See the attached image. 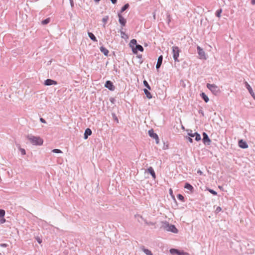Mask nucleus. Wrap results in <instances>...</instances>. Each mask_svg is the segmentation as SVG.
Returning <instances> with one entry per match:
<instances>
[{"instance_id":"9","label":"nucleus","mask_w":255,"mask_h":255,"mask_svg":"<svg viewBox=\"0 0 255 255\" xmlns=\"http://www.w3.org/2000/svg\"><path fill=\"white\" fill-rule=\"evenodd\" d=\"M105 86L111 91H114L115 89V87L113 85V82H111V81H107L105 83Z\"/></svg>"},{"instance_id":"47","label":"nucleus","mask_w":255,"mask_h":255,"mask_svg":"<svg viewBox=\"0 0 255 255\" xmlns=\"http://www.w3.org/2000/svg\"><path fill=\"white\" fill-rule=\"evenodd\" d=\"M111 0V1H112V2L113 3H114V4L116 3H117V0Z\"/></svg>"},{"instance_id":"42","label":"nucleus","mask_w":255,"mask_h":255,"mask_svg":"<svg viewBox=\"0 0 255 255\" xmlns=\"http://www.w3.org/2000/svg\"><path fill=\"white\" fill-rule=\"evenodd\" d=\"M36 239L38 243L40 244L42 242V240L40 239V238L37 237Z\"/></svg>"},{"instance_id":"31","label":"nucleus","mask_w":255,"mask_h":255,"mask_svg":"<svg viewBox=\"0 0 255 255\" xmlns=\"http://www.w3.org/2000/svg\"><path fill=\"white\" fill-rule=\"evenodd\" d=\"M222 10L221 8L218 9V10H217V11L216 12V15L217 16V17H220L221 16V13H222Z\"/></svg>"},{"instance_id":"13","label":"nucleus","mask_w":255,"mask_h":255,"mask_svg":"<svg viewBox=\"0 0 255 255\" xmlns=\"http://www.w3.org/2000/svg\"><path fill=\"white\" fill-rule=\"evenodd\" d=\"M57 82L53 80L48 79L44 81V85L46 86H50L52 85H57Z\"/></svg>"},{"instance_id":"24","label":"nucleus","mask_w":255,"mask_h":255,"mask_svg":"<svg viewBox=\"0 0 255 255\" xmlns=\"http://www.w3.org/2000/svg\"><path fill=\"white\" fill-rule=\"evenodd\" d=\"M129 7V5L128 4V3H127L126 4H125L122 8L121 10V12L122 13L124 11H125L126 10H127V9H128Z\"/></svg>"},{"instance_id":"44","label":"nucleus","mask_w":255,"mask_h":255,"mask_svg":"<svg viewBox=\"0 0 255 255\" xmlns=\"http://www.w3.org/2000/svg\"><path fill=\"white\" fill-rule=\"evenodd\" d=\"M40 122H41V123H44V124H45V123H46V121H45V120L44 119L42 118H41L40 119Z\"/></svg>"},{"instance_id":"1","label":"nucleus","mask_w":255,"mask_h":255,"mask_svg":"<svg viewBox=\"0 0 255 255\" xmlns=\"http://www.w3.org/2000/svg\"><path fill=\"white\" fill-rule=\"evenodd\" d=\"M26 138L34 145H41L43 143V140L42 138L38 136H34L31 134H28L26 136Z\"/></svg>"},{"instance_id":"28","label":"nucleus","mask_w":255,"mask_h":255,"mask_svg":"<svg viewBox=\"0 0 255 255\" xmlns=\"http://www.w3.org/2000/svg\"><path fill=\"white\" fill-rule=\"evenodd\" d=\"M143 84L145 87H146L148 90H151V87L148 84V82L146 80L143 81Z\"/></svg>"},{"instance_id":"10","label":"nucleus","mask_w":255,"mask_h":255,"mask_svg":"<svg viewBox=\"0 0 255 255\" xmlns=\"http://www.w3.org/2000/svg\"><path fill=\"white\" fill-rule=\"evenodd\" d=\"M238 145L240 147L245 149L248 147V145L246 141H244L243 139H240L238 141Z\"/></svg>"},{"instance_id":"8","label":"nucleus","mask_w":255,"mask_h":255,"mask_svg":"<svg viewBox=\"0 0 255 255\" xmlns=\"http://www.w3.org/2000/svg\"><path fill=\"white\" fill-rule=\"evenodd\" d=\"M245 87L248 90L250 94L251 95V96L253 97V98L255 100V94L254 92L252 87L250 86V85L249 84V83L247 82H245Z\"/></svg>"},{"instance_id":"15","label":"nucleus","mask_w":255,"mask_h":255,"mask_svg":"<svg viewBox=\"0 0 255 255\" xmlns=\"http://www.w3.org/2000/svg\"><path fill=\"white\" fill-rule=\"evenodd\" d=\"M162 61H163V56H162V55H160V56H159V57L158 58L157 62L156 65V67L157 69H158L160 67V66L162 64Z\"/></svg>"},{"instance_id":"22","label":"nucleus","mask_w":255,"mask_h":255,"mask_svg":"<svg viewBox=\"0 0 255 255\" xmlns=\"http://www.w3.org/2000/svg\"><path fill=\"white\" fill-rule=\"evenodd\" d=\"M137 45V41L135 39H133L131 40L130 43H129V46L132 49L133 47H134L135 46Z\"/></svg>"},{"instance_id":"36","label":"nucleus","mask_w":255,"mask_h":255,"mask_svg":"<svg viewBox=\"0 0 255 255\" xmlns=\"http://www.w3.org/2000/svg\"><path fill=\"white\" fill-rule=\"evenodd\" d=\"M208 191L211 193H212V194H213L214 195H217V192L215 191H214L212 189H208Z\"/></svg>"},{"instance_id":"18","label":"nucleus","mask_w":255,"mask_h":255,"mask_svg":"<svg viewBox=\"0 0 255 255\" xmlns=\"http://www.w3.org/2000/svg\"><path fill=\"white\" fill-rule=\"evenodd\" d=\"M148 134L150 137H151L154 139L157 138V136H158L157 134L154 132V131L152 129H151L148 131Z\"/></svg>"},{"instance_id":"49","label":"nucleus","mask_w":255,"mask_h":255,"mask_svg":"<svg viewBox=\"0 0 255 255\" xmlns=\"http://www.w3.org/2000/svg\"><path fill=\"white\" fill-rule=\"evenodd\" d=\"M110 101H111L112 103H114V101H115V99H114V98H111V99H110Z\"/></svg>"},{"instance_id":"40","label":"nucleus","mask_w":255,"mask_h":255,"mask_svg":"<svg viewBox=\"0 0 255 255\" xmlns=\"http://www.w3.org/2000/svg\"><path fill=\"white\" fill-rule=\"evenodd\" d=\"M1 219H0V223L1 224H3L4 223H5V219L3 218V217H1L0 218Z\"/></svg>"},{"instance_id":"21","label":"nucleus","mask_w":255,"mask_h":255,"mask_svg":"<svg viewBox=\"0 0 255 255\" xmlns=\"http://www.w3.org/2000/svg\"><path fill=\"white\" fill-rule=\"evenodd\" d=\"M144 92L145 93V94L146 95V97L149 99H150L152 98V95L148 91V89H144Z\"/></svg>"},{"instance_id":"11","label":"nucleus","mask_w":255,"mask_h":255,"mask_svg":"<svg viewBox=\"0 0 255 255\" xmlns=\"http://www.w3.org/2000/svg\"><path fill=\"white\" fill-rule=\"evenodd\" d=\"M143 48L141 45L137 44L134 47L132 48V50L133 53L136 54L137 53V51H143Z\"/></svg>"},{"instance_id":"17","label":"nucleus","mask_w":255,"mask_h":255,"mask_svg":"<svg viewBox=\"0 0 255 255\" xmlns=\"http://www.w3.org/2000/svg\"><path fill=\"white\" fill-rule=\"evenodd\" d=\"M92 130L89 128H87L85 131L84 133V138L85 139H87L88 136L92 134Z\"/></svg>"},{"instance_id":"37","label":"nucleus","mask_w":255,"mask_h":255,"mask_svg":"<svg viewBox=\"0 0 255 255\" xmlns=\"http://www.w3.org/2000/svg\"><path fill=\"white\" fill-rule=\"evenodd\" d=\"M121 34L122 35V37L124 38V36H126L127 37H128V36L126 35L125 32H124L123 31H121Z\"/></svg>"},{"instance_id":"16","label":"nucleus","mask_w":255,"mask_h":255,"mask_svg":"<svg viewBox=\"0 0 255 255\" xmlns=\"http://www.w3.org/2000/svg\"><path fill=\"white\" fill-rule=\"evenodd\" d=\"M184 188L187 190H189L190 193H193L194 191L193 187L188 183H185Z\"/></svg>"},{"instance_id":"4","label":"nucleus","mask_w":255,"mask_h":255,"mask_svg":"<svg viewBox=\"0 0 255 255\" xmlns=\"http://www.w3.org/2000/svg\"><path fill=\"white\" fill-rule=\"evenodd\" d=\"M188 135L191 137H195V140L197 141H200L201 139L200 135L197 132L193 133L192 130L188 131Z\"/></svg>"},{"instance_id":"6","label":"nucleus","mask_w":255,"mask_h":255,"mask_svg":"<svg viewBox=\"0 0 255 255\" xmlns=\"http://www.w3.org/2000/svg\"><path fill=\"white\" fill-rule=\"evenodd\" d=\"M198 54L200 56V59H206V55L204 51L199 46L197 47Z\"/></svg>"},{"instance_id":"48","label":"nucleus","mask_w":255,"mask_h":255,"mask_svg":"<svg viewBox=\"0 0 255 255\" xmlns=\"http://www.w3.org/2000/svg\"><path fill=\"white\" fill-rule=\"evenodd\" d=\"M70 3H71V6L73 7L74 6V2L72 0H70Z\"/></svg>"},{"instance_id":"5","label":"nucleus","mask_w":255,"mask_h":255,"mask_svg":"<svg viewBox=\"0 0 255 255\" xmlns=\"http://www.w3.org/2000/svg\"><path fill=\"white\" fill-rule=\"evenodd\" d=\"M207 87L214 94H217L218 92L219 88L215 84H207Z\"/></svg>"},{"instance_id":"3","label":"nucleus","mask_w":255,"mask_h":255,"mask_svg":"<svg viewBox=\"0 0 255 255\" xmlns=\"http://www.w3.org/2000/svg\"><path fill=\"white\" fill-rule=\"evenodd\" d=\"M181 50L178 46H174L172 47V53L175 62H179L178 58L179 57V54Z\"/></svg>"},{"instance_id":"25","label":"nucleus","mask_w":255,"mask_h":255,"mask_svg":"<svg viewBox=\"0 0 255 255\" xmlns=\"http://www.w3.org/2000/svg\"><path fill=\"white\" fill-rule=\"evenodd\" d=\"M179 250H177V249H171L170 250V253L171 254H178V253H179Z\"/></svg>"},{"instance_id":"33","label":"nucleus","mask_w":255,"mask_h":255,"mask_svg":"<svg viewBox=\"0 0 255 255\" xmlns=\"http://www.w3.org/2000/svg\"><path fill=\"white\" fill-rule=\"evenodd\" d=\"M52 152H54V153H62V151L61 150L58 149H54L52 150Z\"/></svg>"},{"instance_id":"14","label":"nucleus","mask_w":255,"mask_h":255,"mask_svg":"<svg viewBox=\"0 0 255 255\" xmlns=\"http://www.w3.org/2000/svg\"><path fill=\"white\" fill-rule=\"evenodd\" d=\"M146 172L150 173L152 176V177L153 179H155L156 178V174L155 173L152 167H149L147 170Z\"/></svg>"},{"instance_id":"27","label":"nucleus","mask_w":255,"mask_h":255,"mask_svg":"<svg viewBox=\"0 0 255 255\" xmlns=\"http://www.w3.org/2000/svg\"><path fill=\"white\" fill-rule=\"evenodd\" d=\"M50 21V18H47L43 20H42V23L43 24V25H46L48 23H49Z\"/></svg>"},{"instance_id":"46","label":"nucleus","mask_w":255,"mask_h":255,"mask_svg":"<svg viewBox=\"0 0 255 255\" xmlns=\"http://www.w3.org/2000/svg\"><path fill=\"white\" fill-rule=\"evenodd\" d=\"M107 19H108V18H106V17H104L103 18V21L104 22V23H106L107 21Z\"/></svg>"},{"instance_id":"51","label":"nucleus","mask_w":255,"mask_h":255,"mask_svg":"<svg viewBox=\"0 0 255 255\" xmlns=\"http://www.w3.org/2000/svg\"><path fill=\"white\" fill-rule=\"evenodd\" d=\"M101 0H94V1L95 2H96V3H98Z\"/></svg>"},{"instance_id":"19","label":"nucleus","mask_w":255,"mask_h":255,"mask_svg":"<svg viewBox=\"0 0 255 255\" xmlns=\"http://www.w3.org/2000/svg\"><path fill=\"white\" fill-rule=\"evenodd\" d=\"M100 51L104 54L105 55L108 56L109 54V50L103 46H101L100 48Z\"/></svg>"},{"instance_id":"35","label":"nucleus","mask_w":255,"mask_h":255,"mask_svg":"<svg viewBox=\"0 0 255 255\" xmlns=\"http://www.w3.org/2000/svg\"><path fill=\"white\" fill-rule=\"evenodd\" d=\"M19 149L20 151L21 154L25 155L26 154V152L24 149L19 147Z\"/></svg>"},{"instance_id":"30","label":"nucleus","mask_w":255,"mask_h":255,"mask_svg":"<svg viewBox=\"0 0 255 255\" xmlns=\"http://www.w3.org/2000/svg\"><path fill=\"white\" fill-rule=\"evenodd\" d=\"M184 138L186 140H188L190 143H192L193 142V139L190 136H184Z\"/></svg>"},{"instance_id":"20","label":"nucleus","mask_w":255,"mask_h":255,"mask_svg":"<svg viewBox=\"0 0 255 255\" xmlns=\"http://www.w3.org/2000/svg\"><path fill=\"white\" fill-rule=\"evenodd\" d=\"M88 34L91 40L94 42H97V39L93 33L88 32Z\"/></svg>"},{"instance_id":"32","label":"nucleus","mask_w":255,"mask_h":255,"mask_svg":"<svg viewBox=\"0 0 255 255\" xmlns=\"http://www.w3.org/2000/svg\"><path fill=\"white\" fill-rule=\"evenodd\" d=\"M5 211L2 209H0V218L4 217L5 215Z\"/></svg>"},{"instance_id":"34","label":"nucleus","mask_w":255,"mask_h":255,"mask_svg":"<svg viewBox=\"0 0 255 255\" xmlns=\"http://www.w3.org/2000/svg\"><path fill=\"white\" fill-rule=\"evenodd\" d=\"M178 255H189V254L183 251H179Z\"/></svg>"},{"instance_id":"2","label":"nucleus","mask_w":255,"mask_h":255,"mask_svg":"<svg viewBox=\"0 0 255 255\" xmlns=\"http://www.w3.org/2000/svg\"><path fill=\"white\" fill-rule=\"evenodd\" d=\"M162 228L167 231H170L174 233H178V230L175 226L173 225L169 224L168 223H163Z\"/></svg>"},{"instance_id":"41","label":"nucleus","mask_w":255,"mask_h":255,"mask_svg":"<svg viewBox=\"0 0 255 255\" xmlns=\"http://www.w3.org/2000/svg\"><path fill=\"white\" fill-rule=\"evenodd\" d=\"M113 118L114 119V120L117 121V123L119 122V120H118V119L117 118V117L116 116L115 114H113Z\"/></svg>"},{"instance_id":"26","label":"nucleus","mask_w":255,"mask_h":255,"mask_svg":"<svg viewBox=\"0 0 255 255\" xmlns=\"http://www.w3.org/2000/svg\"><path fill=\"white\" fill-rule=\"evenodd\" d=\"M143 251L147 255H153L152 252L148 249L144 248V249H143Z\"/></svg>"},{"instance_id":"39","label":"nucleus","mask_w":255,"mask_h":255,"mask_svg":"<svg viewBox=\"0 0 255 255\" xmlns=\"http://www.w3.org/2000/svg\"><path fill=\"white\" fill-rule=\"evenodd\" d=\"M0 246L3 248H6L8 246V245L7 244H4L2 243L0 244Z\"/></svg>"},{"instance_id":"43","label":"nucleus","mask_w":255,"mask_h":255,"mask_svg":"<svg viewBox=\"0 0 255 255\" xmlns=\"http://www.w3.org/2000/svg\"><path fill=\"white\" fill-rule=\"evenodd\" d=\"M167 18L168 23H169L171 21V17H170V15H168L167 16Z\"/></svg>"},{"instance_id":"12","label":"nucleus","mask_w":255,"mask_h":255,"mask_svg":"<svg viewBox=\"0 0 255 255\" xmlns=\"http://www.w3.org/2000/svg\"><path fill=\"white\" fill-rule=\"evenodd\" d=\"M118 17L119 22L121 23L122 26H125L127 22L126 19L122 15L121 13L118 14Z\"/></svg>"},{"instance_id":"7","label":"nucleus","mask_w":255,"mask_h":255,"mask_svg":"<svg viewBox=\"0 0 255 255\" xmlns=\"http://www.w3.org/2000/svg\"><path fill=\"white\" fill-rule=\"evenodd\" d=\"M203 142L205 144L210 145L211 141L206 132L203 133Z\"/></svg>"},{"instance_id":"29","label":"nucleus","mask_w":255,"mask_h":255,"mask_svg":"<svg viewBox=\"0 0 255 255\" xmlns=\"http://www.w3.org/2000/svg\"><path fill=\"white\" fill-rule=\"evenodd\" d=\"M177 197L181 201L184 202V197L181 194H178Z\"/></svg>"},{"instance_id":"23","label":"nucleus","mask_w":255,"mask_h":255,"mask_svg":"<svg viewBox=\"0 0 255 255\" xmlns=\"http://www.w3.org/2000/svg\"><path fill=\"white\" fill-rule=\"evenodd\" d=\"M201 96L202 99L206 103H207L209 101V98H208V96L204 93H202L201 94Z\"/></svg>"},{"instance_id":"52","label":"nucleus","mask_w":255,"mask_h":255,"mask_svg":"<svg viewBox=\"0 0 255 255\" xmlns=\"http://www.w3.org/2000/svg\"><path fill=\"white\" fill-rule=\"evenodd\" d=\"M198 173H199L200 174H201V173H202L201 171H200V170H199V171H198Z\"/></svg>"},{"instance_id":"38","label":"nucleus","mask_w":255,"mask_h":255,"mask_svg":"<svg viewBox=\"0 0 255 255\" xmlns=\"http://www.w3.org/2000/svg\"><path fill=\"white\" fill-rule=\"evenodd\" d=\"M221 210H222V209L220 207H217L215 210V212H216V213H218L219 212H220L221 211Z\"/></svg>"},{"instance_id":"45","label":"nucleus","mask_w":255,"mask_h":255,"mask_svg":"<svg viewBox=\"0 0 255 255\" xmlns=\"http://www.w3.org/2000/svg\"><path fill=\"white\" fill-rule=\"evenodd\" d=\"M155 141H156V143L157 144H158L159 142V139L158 136H157V138H155Z\"/></svg>"},{"instance_id":"50","label":"nucleus","mask_w":255,"mask_h":255,"mask_svg":"<svg viewBox=\"0 0 255 255\" xmlns=\"http://www.w3.org/2000/svg\"><path fill=\"white\" fill-rule=\"evenodd\" d=\"M251 3H252L253 5L255 4V0H251Z\"/></svg>"}]
</instances>
